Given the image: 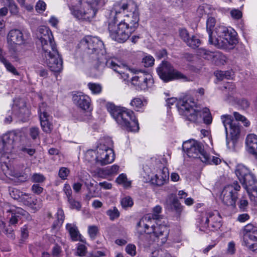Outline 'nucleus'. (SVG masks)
I'll use <instances>...</instances> for the list:
<instances>
[{
	"instance_id": "2eb2a0df",
	"label": "nucleus",
	"mask_w": 257,
	"mask_h": 257,
	"mask_svg": "<svg viewBox=\"0 0 257 257\" xmlns=\"http://www.w3.org/2000/svg\"><path fill=\"white\" fill-rule=\"evenodd\" d=\"M6 211L7 212L11 213V217L9 221L10 224L15 225L20 220L29 221L32 220V217L30 214L20 207L14 206Z\"/></svg>"
},
{
	"instance_id": "864d4df0",
	"label": "nucleus",
	"mask_w": 257,
	"mask_h": 257,
	"mask_svg": "<svg viewBox=\"0 0 257 257\" xmlns=\"http://www.w3.org/2000/svg\"><path fill=\"white\" fill-rule=\"evenodd\" d=\"M46 5L44 1H39L36 5L35 9L39 13H43L46 10Z\"/></svg>"
},
{
	"instance_id": "f704fd0d",
	"label": "nucleus",
	"mask_w": 257,
	"mask_h": 257,
	"mask_svg": "<svg viewBox=\"0 0 257 257\" xmlns=\"http://www.w3.org/2000/svg\"><path fill=\"white\" fill-rule=\"evenodd\" d=\"M121 205L124 208L132 207L134 204V202L132 198L128 196H124L121 199Z\"/></svg>"
},
{
	"instance_id": "cd10ccee",
	"label": "nucleus",
	"mask_w": 257,
	"mask_h": 257,
	"mask_svg": "<svg viewBox=\"0 0 257 257\" xmlns=\"http://www.w3.org/2000/svg\"><path fill=\"white\" fill-rule=\"evenodd\" d=\"M257 229L252 224L248 223L241 230V233L243 236V240L245 242V239L249 238H251V236L253 234Z\"/></svg>"
},
{
	"instance_id": "0e129e2a",
	"label": "nucleus",
	"mask_w": 257,
	"mask_h": 257,
	"mask_svg": "<svg viewBox=\"0 0 257 257\" xmlns=\"http://www.w3.org/2000/svg\"><path fill=\"white\" fill-rule=\"evenodd\" d=\"M63 191L67 196V199L71 198L72 196V190L69 184H65L63 188Z\"/></svg>"
},
{
	"instance_id": "5701e85b",
	"label": "nucleus",
	"mask_w": 257,
	"mask_h": 257,
	"mask_svg": "<svg viewBox=\"0 0 257 257\" xmlns=\"http://www.w3.org/2000/svg\"><path fill=\"white\" fill-rule=\"evenodd\" d=\"M166 206L168 209L175 212L177 216H179L182 211V206L178 199L173 195L169 197L166 201Z\"/></svg>"
},
{
	"instance_id": "c9c22d12",
	"label": "nucleus",
	"mask_w": 257,
	"mask_h": 257,
	"mask_svg": "<svg viewBox=\"0 0 257 257\" xmlns=\"http://www.w3.org/2000/svg\"><path fill=\"white\" fill-rule=\"evenodd\" d=\"M116 182L118 184H123L125 187H128L131 186V182L127 180L126 176L124 174L119 175L116 178Z\"/></svg>"
},
{
	"instance_id": "2f4dec72",
	"label": "nucleus",
	"mask_w": 257,
	"mask_h": 257,
	"mask_svg": "<svg viewBox=\"0 0 257 257\" xmlns=\"http://www.w3.org/2000/svg\"><path fill=\"white\" fill-rule=\"evenodd\" d=\"M130 105L134 109L138 111L140 108L144 105V103L141 98L139 97H135L133 98L130 102Z\"/></svg>"
},
{
	"instance_id": "20e7f679",
	"label": "nucleus",
	"mask_w": 257,
	"mask_h": 257,
	"mask_svg": "<svg viewBox=\"0 0 257 257\" xmlns=\"http://www.w3.org/2000/svg\"><path fill=\"white\" fill-rule=\"evenodd\" d=\"M176 105L179 113L190 121L197 122L201 119L203 115V121L205 124H210L212 122V118L209 109L207 107L202 109L192 97L184 98L178 100Z\"/></svg>"
},
{
	"instance_id": "774afa93",
	"label": "nucleus",
	"mask_w": 257,
	"mask_h": 257,
	"mask_svg": "<svg viewBox=\"0 0 257 257\" xmlns=\"http://www.w3.org/2000/svg\"><path fill=\"white\" fill-rule=\"evenodd\" d=\"M32 191L35 194H40L43 190V188L38 184H34L32 186Z\"/></svg>"
},
{
	"instance_id": "4c0bfd02",
	"label": "nucleus",
	"mask_w": 257,
	"mask_h": 257,
	"mask_svg": "<svg viewBox=\"0 0 257 257\" xmlns=\"http://www.w3.org/2000/svg\"><path fill=\"white\" fill-rule=\"evenodd\" d=\"M88 87L93 94L100 93L102 90L101 86L97 83H89Z\"/></svg>"
},
{
	"instance_id": "3c124183",
	"label": "nucleus",
	"mask_w": 257,
	"mask_h": 257,
	"mask_svg": "<svg viewBox=\"0 0 257 257\" xmlns=\"http://www.w3.org/2000/svg\"><path fill=\"white\" fill-rule=\"evenodd\" d=\"M31 199V196L26 193L23 192V195H21L20 198L18 200L20 202H23L25 205H31V201H29Z\"/></svg>"
},
{
	"instance_id": "9d476101",
	"label": "nucleus",
	"mask_w": 257,
	"mask_h": 257,
	"mask_svg": "<svg viewBox=\"0 0 257 257\" xmlns=\"http://www.w3.org/2000/svg\"><path fill=\"white\" fill-rule=\"evenodd\" d=\"M201 231L208 233L209 231L217 230L222 225L221 217L217 211L203 212L200 218Z\"/></svg>"
},
{
	"instance_id": "79ce46f5",
	"label": "nucleus",
	"mask_w": 257,
	"mask_h": 257,
	"mask_svg": "<svg viewBox=\"0 0 257 257\" xmlns=\"http://www.w3.org/2000/svg\"><path fill=\"white\" fill-rule=\"evenodd\" d=\"M233 116L236 120L242 121L244 126H248L249 125L250 123L249 121L244 116L241 115L237 112H234Z\"/></svg>"
},
{
	"instance_id": "49530a36",
	"label": "nucleus",
	"mask_w": 257,
	"mask_h": 257,
	"mask_svg": "<svg viewBox=\"0 0 257 257\" xmlns=\"http://www.w3.org/2000/svg\"><path fill=\"white\" fill-rule=\"evenodd\" d=\"M68 201L70 204V207L71 209H75L77 210H80L81 208V205L80 203L78 201H76L73 198V197L71 198L68 199Z\"/></svg>"
},
{
	"instance_id": "f3484780",
	"label": "nucleus",
	"mask_w": 257,
	"mask_h": 257,
	"mask_svg": "<svg viewBox=\"0 0 257 257\" xmlns=\"http://www.w3.org/2000/svg\"><path fill=\"white\" fill-rule=\"evenodd\" d=\"M17 139V134L14 131L8 132L2 136L0 147L4 154L9 153L12 151L14 143Z\"/></svg>"
},
{
	"instance_id": "4468645a",
	"label": "nucleus",
	"mask_w": 257,
	"mask_h": 257,
	"mask_svg": "<svg viewBox=\"0 0 257 257\" xmlns=\"http://www.w3.org/2000/svg\"><path fill=\"white\" fill-rule=\"evenodd\" d=\"M151 233L150 235L151 238H153L155 241H156L158 244H163L165 243L168 238L169 235V227L164 225L160 224L157 226L151 225Z\"/></svg>"
},
{
	"instance_id": "dca6fc26",
	"label": "nucleus",
	"mask_w": 257,
	"mask_h": 257,
	"mask_svg": "<svg viewBox=\"0 0 257 257\" xmlns=\"http://www.w3.org/2000/svg\"><path fill=\"white\" fill-rule=\"evenodd\" d=\"M25 39L22 32L17 29L10 31L8 35L9 49L12 53H15L17 51L16 45H21L24 43Z\"/></svg>"
},
{
	"instance_id": "72a5a7b5",
	"label": "nucleus",
	"mask_w": 257,
	"mask_h": 257,
	"mask_svg": "<svg viewBox=\"0 0 257 257\" xmlns=\"http://www.w3.org/2000/svg\"><path fill=\"white\" fill-rule=\"evenodd\" d=\"M106 214L109 217L111 220H114L119 217L120 213L116 207H113L107 210Z\"/></svg>"
},
{
	"instance_id": "680f3d73",
	"label": "nucleus",
	"mask_w": 257,
	"mask_h": 257,
	"mask_svg": "<svg viewBox=\"0 0 257 257\" xmlns=\"http://www.w3.org/2000/svg\"><path fill=\"white\" fill-rule=\"evenodd\" d=\"M95 152L93 150L87 151L85 155V159L88 162H91L93 159H95Z\"/></svg>"
},
{
	"instance_id": "ea45409f",
	"label": "nucleus",
	"mask_w": 257,
	"mask_h": 257,
	"mask_svg": "<svg viewBox=\"0 0 257 257\" xmlns=\"http://www.w3.org/2000/svg\"><path fill=\"white\" fill-rule=\"evenodd\" d=\"M46 180L45 177L41 173H34L31 176V181L35 183H43Z\"/></svg>"
},
{
	"instance_id": "69168bd1",
	"label": "nucleus",
	"mask_w": 257,
	"mask_h": 257,
	"mask_svg": "<svg viewBox=\"0 0 257 257\" xmlns=\"http://www.w3.org/2000/svg\"><path fill=\"white\" fill-rule=\"evenodd\" d=\"M61 248L58 244H56L52 249V255L54 257H59L61 253Z\"/></svg>"
},
{
	"instance_id": "6e6d98bb",
	"label": "nucleus",
	"mask_w": 257,
	"mask_h": 257,
	"mask_svg": "<svg viewBox=\"0 0 257 257\" xmlns=\"http://www.w3.org/2000/svg\"><path fill=\"white\" fill-rule=\"evenodd\" d=\"M10 194L14 199L18 200L20 196L23 195V192L17 189L13 188L10 191Z\"/></svg>"
},
{
	"instance_id": "338daca9",
	"label": "nucleus",
	"mask_w": 257,
	"mask_h": 257,
	"mask_svg": "<svg viewBox=\"0 0 257 257\" xmlns=\"http://www.w3.org/2000/svg\"><path fill=\"white\" fill-rule=\"evenodd\" d=\"M21 237L23 240L27 239L29 236V232L28 227L26 225H24L21 229Z\"/></svg>"
},
{
	"instance_id": "6e6552de",
	"label": "nucleus",
	"mask_w": 257,
	"mask_h": 257,
	"mask_svg": "<svg viewBox=\"0 0 257 257\" xmlns=\"http://www.w3.org/2000/svg\"><path fill=\"white\" fill-rule=\"evenodd\" d=\"M215 33L216 36L213 38L212 43H210V44L218 48L228 49L230 46L232 47L237 43L236 33L232 29L218 26L216 27Z\"/></svg>"
},
{
	"instance_id": "4d7b16f0",
	"label": "nucleus",
	"mask_w": 257,
	"mask_h": 257,
	"mask_svg": "<svg viewBox=\"0 0 257 257\" xmlns=\"http://www.w3.org/2000/svg\"><path fill=\"white\" fill-rule=\"evenodd\" d=\"M136 247L135 245L130 244L125 247L126 252L132 256H135L136 254Z\"/></svg>"
},
{
	"instance_id": "603ef678",
	"label": "nucleus",
	"mask_w": 257,
	"mask_h": 257,
	"mask_svg": "<svg viewBox=\"0 0 257 257\" xmlns=\"http://www.w3.org/2000/svg\"><path fill=\"white\" fill-rule=\"evenodd\" d=\"M142 74H143V72L140 71V73H138L136 76L133 77L131 79L132 83L133 85L137 86L140 80H145V78H144L143 77H142ZM146 79H147L146 78Z\"/></svg>"
},
{
	"instance_id": "aec40b11",
	"label": "nucleus",
	"mask_w": 257,
	"mask_h": 257,
	"mask_svg": "<svg viewBox=\"0 0 257 257\" xmlns=\"http://www.w3.org/2000/svg\"><path fill=\"white\" fill-rule=\"evenodd\" d=\"M199 54L204 58L207 60H212L213 58L219 59L221 63L224 64L226 61V57L219 52H211L205 49H200Z\"/></svg>"
},
{
	"instance_id": "473e14b6",
	"label": "nucleus",
	"mask_w": 257,
	"mask_h": 257,
	"mask_svg": "<svg viewBox=\"0 0 257 257\" xmlns=\"http://www.w3.org/2000/svg\"><path fill=\"white\" fill-rule=\"evenodd\" d=\"M119 167L114 165L110 167H107L102 170V172L104 175L110 176L116 174L118 172Z\"/></svg>"
},
{
	"instance_id": "ddd939ff",
	"label": "nucleus",
	"mask_w": 257,
	"mask_h": 257,
	"mask_svg": "<svg viewBox=\"0 0 257 257\" xmlns=\"http://www.w3.org/2000/svg\"><path fill=\"white\" fill-rule=\"evenodd\" d=\"M49 109V108L45 102H42L39 105V115L42 129L45 133L49 134L52 131L53 127L50 121Z\"/></svg>"
},
{
	"instance_id": "39448f33",
	"label": "nucleus",
	"mask_w": 257,
	"mask_h": 257,
	"mask_svg": "<svg viewBox=\"0 0 257 257\" xmlns=\"http://www.w3.org/2000/svg\"><path fill=\"white\" fill-rule=\"evenodd\" d=\"M106 107L117 123L127 131L136 132L139 131V123L132 110L117 107L112 103H108Z\"/></svg>"
},
{
	"instance_id": "a878e982",
	"label": "nucleus",
	"mask_w": 257,
	"mask_h": 257,
	"mask_svg": "<svg viewBox=\"0 0 257 257\" xmlns=\"http://www.w3.org/2000/svg\"><path fill=\"white\" fill-rule=\"evenodd\" d=\"M66 228L68 231L71 239L74 241H80L84 242V240L81 238V235L79 233L78 228L75 224L71 223H67L66 226Z\"/></svg>"
},
{
	"instance_id": "de8ad7c7",
	"label": "nucleus",
	"mask_w": 257,
	"mask_h": 257,
	"mask_svg": "<svg viewBox=\"0 0 257 257\" xmlns=\"http://www.w3.org/2000/svg\"><path fill=\"white\" fill-rule=\"evenodd\" d=\"M106 250H97L89 253L86 257H104L106 255Z\"/></svg>"
},
{
	"instance_id": "37998d69",
	"label": "nucleus",
	"mask_w": 257,
	"mask_h": 257,
	"mask_svg": "<svg viewBox=\"0 0 257 257\" xmlns=\"http://www.w3.org/2000/svg\"><path fill=\"white\" fill-rule=\"evenodd\" d=\"M87 252L86 246L82 244L78 243L77 247L76 254L80 256H84Z\"/></svg>"
},
{
	"instance_id": "9b49d317",
	"label": "nucleus",
	"mask_w": 257,
	"mask_h": 257,
	"mask_svg": "<svg viewBox=\"0 0 257 257\" xmlns=\"http://www.w3.org/2000/svg\"><path fill=\"white\" fill-rule=\"evenodd\" d=\"M157 72L160 78L166 82L175 79L188 81V78L185 75L174 69L168 62H162L157 68Z\"/></svg>"
},
{
	"instance_id": "a18cd8bd",
	"label": "nucleus",
	"mask_w": 257,
	"mask_h": 257,
	"mask_svg": "<svg viewBox=\"0 0 257 257\" xmlns=\"http://www.w3.org/2000/svg\"><path fill=\"white\" fill-rule=\"evenodd\" d=\"M70 173V170L66 167H61L60 168L58 172L59 177L62 180L67 179V176Z\"/></svg>"
},
{
	"instance_id": "c03bdc74",
	"label": "nucleus",
	"mask_w": 257,
	"mask_h": 257,
	"mask_svg": "<svg viewBox=\"0 0 257 257\" xmlns=\"http://www.w3.org/2000/svg\"><path fill=\"white\" fill-rule=\"evenodd\" d=\"M154 58L150 56H147L143 59L142 63L146 67L152 66L154 64Z\"/></svg>"
},
{
	"instance_id": "6ab92c4d",
	"label": "nucleus",
	"mask_w": 257,
	"mask_h": 257,
	"mask_svg": "<svg viewBox=\"0 0 257 257\" xmlns=\"http://www.w3.org/2000/svg\"><path fill=\"white\" fill-rule=\"evenodd\" d=\"M73 101L77 106L85 110L89 109L91 104L90 97L80 92L73 95Z\"/></svg>"
},
{
	"instance_id": "7ed1b4c3",
	"label": "nucleus",
	"mask_w": 257,
	"mask_h": 257,
	"mask_svg": "<svg viewBox=\"0 0 257 257\" xmlns=\"http://www.w3.org/2000/svg\"><path fill=\"white\" fill-rule=\"evenodd\" d=\"M38 38L42 47V62L46 64L51 71L60 72L63 68L62 59L57 49L50 30L45 27L40 29Z\"/></svg>"
},
{
	"instance_id": "09e8293b",
	"label": "nucleus",
	"mask_w": 257,
	"mask_h": 257,
	"mask_svg": "<svg viewBox=\"0 0 257 257\" xmlns=\"http://www.w3.org/2000/svg\"><path fill=\"white\" fill-rule=\"evenodd\" d=\"M230 129V133L233 137H236L240 133V128L235 123L232 124L231 127H228Z\"/></svg>"
},
{
	"instance_id": "a19ab883",
	"label": "nucleus",
	"mask_w": 257,
	"mask_h": 257,
	"mask_svg": "<svg viewBox=\"0 0 257 257\" xmlns=\"http://www.w3.org/2000/svg\"><path fill=\"white\" fill-rule=\"evenodd\" d=\"M10 225L11 224L8 225L7 227L5 226V228L4 229L2 232H4L8 237L12 239H14L15 238L14 230Z\"/></svg>"
},
{
	"instance_id": "423d86ee",
	"label": "nucleus",
	"mask_w": 257,
	"mask_h": 257,
	"mask_svg": "<svg viewBox=\"0 0 257 257\" xmlns=\"http://www.w3.org/2000/svg\"><path fill=\"white\" fill-rule=\"evenodd\" d=\"M235 172L250 200L257 205V180L254 175L242 164L236 166Z\"/></svg>"
},
{
	"instance_id": "5fc2aeb1",
	"label": "nucleus",
	"mask_w": 257,
	"mask_h": 257,
	"mask_svg": "<svg viewBox=\"0 0 257 257\" xmlns=\"http://www.w3.org/2000/svg\"><path fill=\"white\" fill-rule=\"evenodd\" d=\"M98 232V227L95 225H91L88 227V233L91 238H95Z\"/></svg>"
},
{
	"instance_id": "b1692460",
	"label": "nucleus",
	"mask_w": 257,
	"mask_h": 257,
	"mask_svg": "<svg viewBox=\"0 0 257 257\" xmlns=\"http://www.w3.org/2000/svg\"><path fill=\"white\" fill-rule=\"evenodd\" d=\"M168 179L169 172L166 168H164L151 180L153 184L158 186H161L164 185Z\"/></svg>"
},
{
	"instance_id": "c85d7f7f",
	"label": "nucleus",
	"mask_w": 257,
	"mask_h": 257,
	"mask_svg": "<svg viewBox=\"0 0 257 257\" xmlns=\"http://www.w3.org/2000/svg\"><path fill=\"white\" fill-rule=\"evenodd\" d=\"M4 5L9 7L10 13L14 15L19 13V8L14 0H2Z\"/></svg>"
},
{
	"instance_id": "c756f323",
	"label": "nucleus",
	"mask_w": 257,
	"mask_h": 257,
	"mask_svg": "<svg viewBox=\"0 0 257 257\" xmlns=\"http://www.w3.org/2000/svg\"><path fill=\"white\" fill-rule=\"evenodd\" d=\"M222 122L225 128L226 135H227V130L229 127H231L233 123L231 119V116L229 115H223L221 116Z\"/></svg>"
},
{
	"instance_id": "a211bd4d",
	"label": "nucleus",
	"mask_w": 257,
	"mask_h": 257,
	"mask_svg": "<svg viewBox=\"0 0 257 257\" xmlns=\"http://www.w3.org/2000/svg\"><path fill=\"white\" fill-rule=\"evenodd\" d=\"M231 187H224L220 195L222 202L227 206L235 207L238 195L232 192Z\"/></svg>"
},
{
	"instance_id": "f03ea898",
	"label": "nucleus",
	"mask_w": 257,
	"mask_h": 257,
	"mask_svg": "<svg viewBox=\"0 0 257 257\" xmlns=\"http://www.w3.org/2000/svg\"><path fill=\"white\" fill-rule=\"evenodd\" d=\"M80 47L88 55H91L92 59L96 61L95 68L99 70H102L105 66L113 69L115 72L120 74L122 77L128 78L125 74L127 70L126 66L121 63L117 59L110 58L106 60L101 53L103 48V43L98 38L90 36L84 37L80 42Z\"/></svg>"
},
{
	"instance_id": "e433bc0d",
	"label": "nucleus",
	"mask_w": 257,
	"mask_h": 257,
	"mask_svg": "<svg viewBox=\"0 0 257 257\" xmlns=\"http://www.w3.org/2000/svg\"><path fill=\"white\" fill-rule=\"evenodd\" d=\"M215 75L220 80L223 79H229L231 76V73L229 71H217L215 72Z\"/></svg>"
},
{
	"instance_id": "bf43d9fd",
	"label": "nucleus",
	"mask_w": 257,
	"mask_h": 257,
	"mask_svg": "<svg viewBox=\"0 0 257 257\" xmlns=\"http://www.w3.org/2000/svg\"><path fill=\"white\" fill-rule=\"evenodd\" d=\"M180 38L186 43L189 39L190 37L188 31L186 29H181L179 31Z\"/></svg>"
},
{
	"instance_id": "e2e57ef3",
	"label": "nucleus",
	"mask_w": 257,
	"mask_h": 257,
	"mask_svg": "<svg viewBox=\"0 0 257 257\" xmlns=\"http://www.w3.org/2000/svg\"><path fill=\"white\" fill-rule=\"evenodd\" d=\"M230 15L231 17L234 19H239L242 17L241 12L237 9L232 10L230 11Z\"/></svg>"
},
{
	"instance_id": "58836bf2",
	"label": "nucleus",
	"mask_w": 257,
	"mask_h": 257,
	"mask_svg": "<svg viewBox=\"0 0 257 257\" xmlns=\"http://www.w3.org/2000/svg\"><path fill=\"white\" fill-rule=\"evenodd\" d=\"M2 63L4 64L7 69L15 75H19V73L17 71L15 67L7 59H5Z\"/></svg>"
},
{
	"instance_id": "393cba45",
	"label": "nucleus",
	"mask_w": 257,
	"mask_h": 257,
	"mask_svg": "<svg viewBox=\"0 0 257 257\" xmlns=\"http://www.w3.org/2000/svg\"><path fill=\"white\" fill-rule=\"evenodd\" d=\"M216 21L215 18L209 17L206 21V30L209 35V43H212L213 38L216 37V28L213 29Z\"/></svg>"
},
{
	"instance_id": "4be33fe9",
	"label": "nucleus",
	"mask_w": 257,
	"mask_h": 257,
	"mask_svg": "<svg viewBox=\"0 0 257 257\" xmlns=\"http://www.w3.org/2000/svg\"><path fill=\"white\" fill-rule=\"evenodd\" d=\"M151 219L150 215L143 217L137 224V230L138 233L143 234L144 233L146 234H151L150 230L151 226L149 223Z\"/></svg>"
},
{
	"instance_id": "f8f14e48",
	"label": "nucleus",
	"mask_w": 257,
	"mask_h": 257,
	"mask_svg": "<svg viewBox=\"0 0 257 257\" xmlns=\"http://www.w3.org/2000/svg\"><path fill=\"white\" fill-rule=\"evenodd\" d=\"M114 158L115 155L112 149L101 143L97 146L95 158L97 164L103 166L111 163L114 160Z\"/></svg>"
},
{
	"instance_id": "13d9d810",
	"label": "nucleus",
	"mask_w": 257,
	"mask_h": 257,
	"mask_svg": "<svg viewBox=\"0 0 257 257\" xmlns=\"http://www.w3.org/2000/svg\"><path fill=\"white\" fill-rule=\"evenodd\" d=\"M64 217H65L63 210L61 208H59L57 212L58 223L62 224L64 221Z\"/></svg>"
},
{
	"instance_id": "bb28decb",
	"label": "nucleus",
	"mask_w": 257,
	"mask_h": 257,
	"mask_svg": "<svg viewBox=\"0 0 257 257\" xmlns=\"http://www.w3.org/2000/svg\"><path fill=\"white\" fill-rule=\"evenodd\" d=\"M142 77H143L144 78H147V79H145V80H140L137 86H138L141 90H145L153 85L154 80L151 75L146 72H143V74H142Z\"/></svg>"
},
{
	"instance_id": "0eeeda50",
	"label": "nucleus",
	"mask_w": 257,
	"mask_h": 257,
	"mask_svg": "<svg viewBox=\"0 0 257 257\" xmlns=\"http://www.w3.org/2000/svg\"><path fill=\"white\" fill-rule=\"evenodd\" d=\"M107 0H85L82 7H70V10L73 16L79 20L90 21L93 19L98 9L103 7Z\"/></svg>"
},
{
	"instance_id": "f257e3e1",
	"label": "nucleus",
	"mask_w": 257,
	"mask_h": 257,
	"mask_svg": "<svg viewBox=\"0 0 257 257\" xmlns=\"http://www.w3.org/2000/svg\"><path fill=\"white\" fill-rule=\"evenodd\" d=\"M133 6L136 5L131 1L121 0L111 11L115 16L109 20L108 29L110 37L119 43L125 42L139 26L138 13L131 12Z\"/></svg>"
},
{
	"instance_id": "7c9ffc66",
	"label": "nucleus",
	"mask_w": 257,
	"mask_h": 257,
	"mask_svg": "<svg viewBox=\"0 0 257 257\" xmlns=\"http://www.w3.org/2000/svg\"><path fill=\"white\" fill-rule=\"evenodd\" d=\"M186 43L189 47L194 49L200 46L201 41L197 38L196 36H192L191 37L189 38Z\"/></svg>"
},
{
	"instance_id": "1a4fd4ad",
	"label": "nucleus",
	"mask_w": 257,
	"mask_h": 257,
	"mask_svg": "<svg viewBox=\"0 0 257 257\" xmlns=\"http://www.w3.org/2000/svg\"><path fill=\"white\" fill-rule=\"evenodd\" d=\"M182 149L186 152L189 157L199 158L203 163H210L209 155L204 151L200 143L193 140L184 142Z\"/></svg>"
},
{
	"instance_id": "412c9836",
	"label": "nucleus",
	"mask_w": 257,
	"mask_h": 257,
	"mask_svg": "<svg viewBox=\"0 0 257 257\" xmlns=\"http://www.w3.org/2000/svg\"><path fill=\"white\" fill-rule=\"evenodd\" d=\"M245 143L248 153L253 155L257 160V136L254 134L248 135Z\"/></svg>"
},
{
	"instance_id": "052dcab7",
	"label": "nucleus",
	"mask_w": 257,
	"mask_h": 257,
	"mask_svg": "<svg viewBox=\"0 0 257 257\" xmlns=\"http://www.w3.org/2000/svg\"><path fill=\"white\" fill-rule=\"evenodd\" d=\"M235 252V244L234 241H230L228 243L227 252L229 254H233Z\"/></svg>"
},
{
	"instance_id": "8fccbe9b",
	"label": "nucleus",
	"mask_w": 257,
	"mask_h": 257,
	"mask_svg": "<svg viewBox=\"0 0 257 257\" xmlns=\"http://www.w3.org/2000/svg\"><path fill=\"white\" fill-rule=\"evenodd\" d=\"M40 131L37 127H32L29 130V135L33 140H36L39 136Z\"/></svg>"
}]
</instances>
